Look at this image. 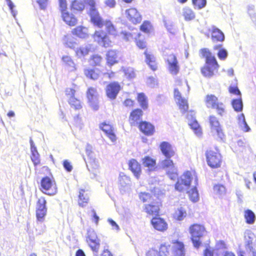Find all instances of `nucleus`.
I'll return each mask as SVG.
<instances>
[{
    "instance_id": "nucleus-24",
    "label": "nucleus",
    "mask_w": 256,
    "mask_h": 256,
    "mask_svg": "<svg viewBox=\"0 0 256 256\" xmlns=\"http://www.w3.org/2000/svg\"><path fill=\"white\" fill-rule=\"evenodd\" d=\"M128 166L136 178H138L141 174V166L139 163L134 159L129 161Z\"/></svg>"
},
{
    "instance_id": "nucleus-47",
    "label": "nucleus",
    "mask_w": 256,
    "mask_h": 256,
    "mask_svg": "<svg viewBox=\"0 0 256 256\" xmlns=\"http://www.w3.org/2000/svg\"><path fill=\"white\" fill-rule=\"evenodd\" d=\"M119 182L122 186H125L130 184V178L125 175L124 173H120L119 176Z\"/></svg>"
},
{
    "instance_id": "nucleus-27",
    "label": "nucleus",
    "mask_w": 256,
    "mask_h": 256,
    "mask_svg": "<svg viewBox=\"0 0 256 256\" xmlns=\"http://www.w3.org/2000/svg\"><path fill=\"white\" fill-rule=\"evenodd\" d=\"M143 112L142 110L137 108L134 110L131 113L130 116V120L131 124L136 126L138 124H140L141 118L142 116Z\"/></svg>"
},
{
    "instance_id": "nucleus-43",
    "label": "nucleus",
    "mask_w": 256,
    "mask_h": 256,
    "mask_svg": "<svg viewBox=\"0 0 256 256\" xmlns=\"http://www.w3.org/2000/svg\"><path fill=\"white\" fill-rule=\"evenodd\" d=\"M68 103L71 107L75 110H80L82 108L80 100L75 98L74 96L69 98Z\"/></svg>"
},
{
    "instance_id": "nucleus-31",
    "label": "nucleus",
    "mask_w": 256,
    "mask_h": 256,
    "mask_svg": "<svg viewBox=\"0 0 256 256\" xmlns=\"http://www.w3.org/2000/svg\"><path fill=\"white\" fill-rule=\"evenodd\" d=\"M144 210L149 214L157 216L158 214L160 208L158 205L152 202L148 204H145Z\"/></svg>"
},
{
    "instance_id": "nucleus-1",
    "label": "nucleus",
    "mask_w": 256,
    "mask_h": 256,
    "mask_svg": "<svg viewBox=\"0 0 256 256\" xmlns=\"http://www.w3.org/2000/svg\"><path fill=\"white\" fill-rule=\"evenodd\" d=\"M94 26L102 28L105 26L106 32L102 30H96L92 34V38L94 42L98 45L105 48H109L112 46V41L110 38V36L114 37L118 35V31L116 28L110 20H104L102 18V22L100 24L91 22Z\"/></svg>"
},
{
    "instance_id": "nucleus-48",
    "label": "nucleus",
    "mask_w": 256,
    "mask_h": 256,
    "mask_svg": "<svg viewBox=\"0 0 256 256\" xmlns=\"http://www.w3.org/2000/svg\"><path fill=\"white\" fill-rule=\"evenodd\" d=\"M194 8L200 10L206 6V0H192Z\"/></svg>"
},
{
    "instance_id": "nucleus-44",
    "label": "nucleus",
    "mask_w": 256,
    "mask_h": 256,
    "mask_svg": "<svg viewBox=\"0 0 256 256\" xmlns=\"http://www.w3.org/2000/svg\"><path fill=\"white\" fill-rule=\"evenodd\" d=\"M244 218L246 220V222L248 224H253L256 219L254 214L250 210L245 211Z\"/></svg>"
},
{
    "instance_id": "nucleus-29",
    "label": "nucleus",
    "mask_w": 256,
    "mask_h": 256,
    "mask_svg": "<svg viewBox=\"0 0 256 256\" xmlns=\"http://www.w3.org/2000/svg\"><path fill=\"white\" fill-rule=\"evenodd\" d=\"M84 74L86 78L92 80L98 79L100 76L98 70L90 68H84Z\"/></svg>"
},
{
    "instance_id": "nucleus-36",
    "label": "nucleus",
    "mask_w": 256,
    "mask_h": 256,
    "mask_svg": "<svg viewBox=\"0 0 256 256\" xmlns=\"http://www.w3.org/2000/svg\"><path fill=\"white\" fill-rule=\"evenodd\" d=\"M138 101L139 102L140 106L144 110L148 108V98L144 93L141 92L138 94Z\"/></svg>"
},
{
    "instance_id": "nucleus-52",
    "label": "nucleus",
    "mask_w": 256,
    "mask_h": 256,
    "mask_svg": "<svg viewBox=\"0 0 256 256\" xmlns=\"http://www.w3.org/2000/svg\"><path fill=\"white\" fill-rule=\"evenodd\" d=\"M85 193V190H80V192H79V196H78V197H79V200H80V202H79V204L80 206H82V202H85V203H87L88 202V196L86 194H84Z\"/></svg>"
},
{
    "instance_id": "nucleus-61",
    "label": "nucleus",
    "mask_w": 256,
    "mask_h": 256,
    "mask_svg": "<svg viewBox=\"0 0 256 256\" xmlns=\"http://www.w3.org/2000/svg\"><path fill=\"white\" fill-rule=\"evenodd\" d=\"M229 91L230 93L233 94H235L236 95L240 94V92L237 87L230 86V88H229Z\"/></svg>"
},
{
    "instance_id": "nucleus-12",
    "label": "nucleus",
    "mask_w": 256,
    "mask_h": 256,
    "mask_svg": "<svg viewBox=\"0 0 256 256\" xmlns=\"http://www.w3.org/2000/svg\"><path fill=\"white\" fill-rule=\"evenodd\" d=\"M209 122L212 132L216 134L218 137L222 140L224 135L217 118L214 116H210L209 118Z\"/></svg>"
},
{
    "instance_id": "nucleus-33",
    "label": "nucleus",
    "mask_w": 256,
    "mask_h": 256,
    "mask_svg": "<svg viewBox=\"0 0 256 256\" xmlns=\"http://www.w3.org/2000/svg\"><path fill=\"white\" fill-rule=\"evenodd\" d=\"M222 44L215 45L213 48L214 50H218V51L217 53V56L218 58L220 60H224L228 57V53L227 50L222 48Z\"/></svg>"
},
{
    "instance_id": "nucleus-22",
    "label": "nucleus",
    "mask_w": 256,
    "mask_h": 256,
    "mask_svg": "<svg viewBox=\"0 0 256 256\" xmlns=\"http://www.w3.org/2000/svg\"><path fill=\"white\" fill-rule=\"evenodd\" d=\"M72 34L73 35L82 39L88 38L89 35L88 28L82 26H78L74 28L72 30Z\"/></svg>"
},
{
    "instance_id": "nucleus-30",
    "label": "nucleus",
    "mask_w": 256,
    "mask_h": 256,
    "mask_svg": "<svg viewBox=\"0 0 256 256\" xmlns=\"http://www.w3.org/2000/svg\"><path fill=\"white\" fill-rule=\"evenodd\" d=\"M142 161L144 166L148 168V171L151 172L155 170L156 165L155 160L150 156H146L142 159Z\"/></svg>"
},
{
    "instance_id": "nucleus-13",
    "label": "nucleus",
    "mask_w": 256,
    "mask_h": 256,
    "mask_svg": "<svg viewBox=\"0 0 256 256\" xmlns=\"http://www.w3.org/2000/svg\"><path fill=\"white\" fill-rule=\"evenodd\" d=\"M42 191L49 196H52L56 193V188H52V182L48 176L43 178L41 180Z\"/></svg>"
},
{
    "instance_id": "nucleus-49",
    "label": "nucleus",
    "mask_w": 256,
    "mask_h": 256,
    "mask_svg": "<svg viewBox=\"0 0 256 256\" xmlns=\"http://www.w3.org/2000/svg\"><path fill=\"white\" fill-rule=\"evenodd\" d=\"M188 192L190 198L192 202H196L198 200V193L196 186L192 188Z\"/></svg>"
},
{
    "instance_id": "nucleus-32",
    "label": "nucleus",
    "mask_w": 256,
    "mask_h": 256,
    "mask_svg": "<svg viewBox=\"0 0 256 256\" xmlns=\"http://www.w3.org/2000/svg\"><path fill=\"white\" fill-rule=\"evenodd\" d=\"M254 238V234L250 230H246L244 232V240L246 243V249L252 250L253 247L252 246L253 240Z\"/></svg>"
},
{
    "instance_id": "nucleus-64",
    "label": "nucleus",
    "mask_w": 256,
    "mask_h": 256,
    "mask_svg": "<svg viewBox=\"0 0 256 256\" xmlns=\"http://www.w3.org/2000/svg\"><path fill=\"white\" fill-rule=\"evenodd\" d=\"M204 256H213V250H211L210 248H206L204 251Z\"/></svg>"
},
{
    "instance_id": "nucleus-38",
    "label": "nucleus",
    "mask_w": 256,
    "mask_h": 256,
    "mask_svg": "<svg viewBox=\"0 0 256 256\" xmlns=\"http://www.w3.org/2000/svg\"><path fill=\"white\" fill-rule=\"evenodd\" d=\"M140 30L146 34H149L153 30V26L151 22L148 20H144L140 27Z\"/></svg>"
},
{
    "instance_id": "nucleus-14",
    "label": "nucleus",
    "mask_w": 256,
    "mask_h": 256,
    "mask_svg": "<svg viewBox=\"0 0 256 256\" xmlns=\"http://www.w3.org/2000/svg\"><path fill=\"white\" fill-rule=\"evenodd\" d=\"M127 19L133 24H140L142 20V16L138 10L134 8H130L126 11Z\"/></svg>"
},
{
    "instance_id": "nucleus-37",
    "label": "nucleus",
    "mask_w": 256,
    "mask_h": 256,
    "mask_svg": "<svg viewBox=\"0 0 256 256\" xmlns=\"http://www.w3.org/2000/svg\"><path fill=\"white\" fill-rule=\"evenodd\" d=\"M238 124L242 130L246 132L250 130V128L246 121L244 114H241L240 115L238 116Z\"/></svg>"
},
{
    "instance_id": "nucleus-42",
    "label": "nucleus",
    "mask_w": 256,
    "mask_h": 256,
    "mask_svg": "<svg viewBox=\"0 0 256 256\" xmlns=\"http://www.w3.org/2000/svg\"><path fill=\"white\" fill-rule=\"evenodd\" d=\"M71 8L72 9L77 11H82L85 8L84 1L74 0L72 3Z\"/></svg>"
},
{
    "instance_id": "nucleus-15",
    "label": "nucleus",
    "mask_w": 256,
    "mask_h": 256,
    "mask_svg": "<svg viewBox=\"0 0 256 256\" xmlns=\"http://www.w3.org/2000/svg\"><path fill=\"white\" fill-rule=\"evenodd\" d=\"M120 90V86L118 83L115 82H112L108 85L106 88V96L110 100H115Z\"/></svg>"
},
{
    "instance_id": "nucleus-60",
    "label": "nucleus",
    "mask_w": 256,
    "mask_h": 256,
    "mask_svg": "<svg viewBox=\"0 0 256 256\" xmlns=\"http://www.w3.org/2000/svg\"><path fill=\"white\" fill-rule=\"evenodd\" d=\"M126 78L132 79L135 78V74L132 70H128L124 73Z\"/></svg>"
},
{
    "instance_id": "nucleus-7",
    "label": "nucleus",
    "mask_w": 256,
    "mask_h": 256,
    "mask_svg": "<svg viewBox=\"0 0 256 256\" xmlns=\"http://www.w3.org/2000/svg\"><path fill=\"white\" fill-rule=\"evenodd\" d=\"M166 62L168 64V68L170 74L176 75L180 71V65L176 56L174 53L166 56Z\"/></svg>"
},
{
    "instance_id": "nucleus-57",
    "label": "nucleus",
    "mask_w": 256,
    "mask_h": 256,
    "mask_svg": "<svg viewBox=\"0 0 256 256\" xmlns=\"http://www.w3.org/2000/svg\"><path fill=\"white\" fill-rule=\"evenodd\" d=\"M100 128L104 131L106 134L111 132L112 131V126L105 123L102 124L100 126Z\"/></svg>"
},
{
    "instance_id": "nucleus-25",
    "label": "nucleus",
    "mask_w": 256,
    "mask_h": 256,
    "mask_svg": "<svg viewBox=\"0 0 256 256\" xmlns=\"http://www.w3.org/2000/svg\"><path fill=\"white\" fill-rule=\"evenodd\" d=\"M160 148L162 154L166 158H170L174 154L172 146L168 142H162L160 144Z\"/></svg>"
},
{
    "instance_id": "nucleus-18",
    "label": "nucleus",
    "mask_w": 256,
    "mask_h": 256,
    "mask_svg": "<svg viewBox=\"0 0 256 256\" xmlns=\"http://www.w3.org/2000/svg\"><path fill=\"white\" fill-rule=\"evenodd\" d=\"M62 20L70 26H74L78 24V18L72 13L66 11L61 14Z\"/></svg>"
},
{
    "instance_id": "nucleus-17",
    "label": "nucleus",
    "mask_w": 256,
    "mask_h": 256,
    "mask_svg": "<svg viewBox=\"0 0 256 256\" xmlns=\"http://www.w3.org/2000/svg\"><path fill=\"white\" fill-rule=\"evenodd\" d=\"M187 118L189 120L188 124L190 126L191 128L194 130L198 136H200L202 133V130L198 122L193 116V112H188Z\"/></svg>"
},
{
    "instance_id": "nucleus-16",
    "label": "nucleus",
    "mask_w": 256,
    "mask_h": 256,
    "mask_svg": "<svg viewBox=\"0 0 256 256\" xmlns=\"http://www.w3.org/2000/svg\"><path fill=\"white\" fill-rule=\"evenodd\" d=\"M174 97L176 102L179 106V108L182 112H186L188 108L187 100L182 98L181 94L178 88L174 90Z\"/></svg>"
},
{
    "instance_id": "nucleus-9",
    "label": "nucleus",
    "mask_w": 256,
    "mask_h": 256,
    "mask_svg": "<svg viewBox=\"0 0 256 256\" xmlns=\"http://www.w3.org/2000/svg\"><path fill=\"white\" fill-rule=\"evenodd\" d=\"M87 234V242L94 254L96 256L100 248V240L98 239L96 232L92 229L88 230Z\"/></svg>"
},
{
    "instance_id": "nucleus-53",
    "label": "nucleus",
    "mask_w": 256,
    "mask_h": 256,
    "mask_svg": "<svg viewBox=\"0 0 256 256\" xmlns=\"http://www.w3.org/2000/svg\"><path fill=\"white\" fill-rule=\"evenodd\" d=\"M139 198L144 202H150L151 200L150 194L147 192H140L139 194Z\"/></svg>"
},
{
    "instance_id": "nucleus-50",
    "label": "nucleus",
    "mask_w": 256,
    "mask_h": 256,
    "mask_svg": "<svg viewBox=\"0 0 256 256\" xmlns=\"http://www.w3.org/2000/svg\"><path fill=\"white\" fill-rule=\"evenodd\" d=\"M141 36L140 34H138V38H135V43L136 46L141 50H144L146 48V41L143 40H141L140 38V37Z\"/></svg>"
},
{
    "instance_id": "nucleus-19",
    "label": "nucleus",
    "mask_w": 256,
    "mask_h": 256,
    "mask_svg": "<svg viewBox=\"0 0 256 256\" xmlns=\"http://www.w3.org/2000/svg\"><path fill=\"white\" fill-rule=\"evenodd\" d=\"M106 62L110 66L118 63L120 60L118 52L116 50H108L106 54Z\"/></svg>"
},
{
    "instance_id": "nucleus-40",
    "label": "nucleus",
    "mask_w": 256,
    "mask_h": 256,
    "mask_svg": "<svg viewBox=\"0 0 256 256\" xmlns=\"http://www.w3.org/2000/svg\"><path fill=\"white\" fill-rule=\"evenodd\" d=\"M90 48L88 46H80L76 50V54L78 58H82L87 56L90 52Z\"/></svg>"
},
{
    "instance_id": "nucleus-8",
    "label": "nucleus",
    "mask_w": 256,
    "mask_h": 256,
    "mask_svg": "<svg viewBox=\"0 0 256 256\" xmlns=\"http://www.w3.org/2000/svg\"><path fill=\"white\" fill-rule=\"evenodd\" d=\"M206 105L208 108H212L216 110L218 114L222 116L224 112V105L218 102V98L214 95L208 94L206 98Z\"/></svg>"
},
{
    "instance_id": "nucleus-51",
    "label": "nucleus",
    "mask_w": 256,
    "mask_h": 256,
    "mask_svg": "<svg viewBox=\"0 0 256 256\" xmlns=\"http://www.w3.org/2000/svg\"><path fill=\"white\" fill-rule=\"evenodd\" d=\"M186 211L182 208H180L176 211L174 217L176 220H181L186 216Z\"/></svg>"
},
{
    "instance_id": "nucleus-26",
    "label": "nucleus",
    "mask_w": 256,
    "mask_h": 256,
    "mask_svg": "<svg viewBox=\"0 0 256 256\" xmlns=\"http://www.w3.org/2000/svg\"><path fill=\"white\" fill-rule=\"evenodd\" d=\"M168 254L167 246L162 245L159 250L155 249L150 250L146 254V256H167Z\"/></svg>"
},
{
    "instance_id": "nucleus-5",
    "label": "nucleus",
    "mask_w": 256,
    "mask_h": 256,
    "mask_svg": "<svg viewBox=\"0 0 256 256\" xmlns=\"http://www.w3.org/2000/svg\"><path fill=\"white\" fill-rule=\"evenodd\" d=\"M86 6L90 7V10L88 14L90 18V22H94L96 24H100L102 22V16L96 8V3L95 0H83Z\"/></svg>"
},
{
    "instance_id": "nucleus-11",
    "label": "nucleus",
    "mask_w": 256,
    "mask_h": 256,
    "mask_svg": "<svg viewBox=\"0 0 256 256\" xmlns=\"http://www.w3.org/2000/svg\"><path fill=\"white\" fill-rule=\"evenodd\" d=\"M87 98L90 106L94 110L99 108L98 94L96 88H90L87 91Z\"/></svg>"
},
{
    "instance_id": "nucleus-28",
    "label": "nucleus",
    "mask_w": 256,
    "mask_h": 256,
    "mask_svg": "<svg viewBox=\"0 0 256 256\" xmlns=\"http://www.w3.org/2000/svg\"><path fill=\"white\" fill-rule=\"evenodd\" d=\"M140 130L146 135H152L154 128L151 124L146 122H142L139 124Z\"/></svg>"
},
{
    "instance_id": "nucleus-21",
    "label": "nucleus",
    "mask_w": 256,
    "mask_h": 256,
    "mask_svg": "<svg viewBox=\"0 0 256 256\" xmlns=\"http://www.w3.org/2000/svg\"><path fill=\"white\" fill-rule=\"evenodd\" d=\"M144 54L146 56V62L150 68L153 71L156 70L158 66L154 56L152 54L148 52L146 49L144 52Z\"/></svg>"
},
{
    "instance_id": "nucleus-20",
    "label": "nucleus",
    "mask_w": 256,
    "mask_h": 256,
    "mask_svg": "<svg viewBox=\"0 0 256 256\" xmlns=\"http://www.w3.org/2000/svg\"><path fill=\"white\" fill-rule=\"evenodd\" d=\"M151 223L154 228L158 231L164 232L168 228V224L164 219L160 218H152Z\"/></svg>"
},
{
    "instance_id": "nucleus-39",
    "label": "nucleus",
    "mask_w": 256,
    "mask_h": 256,
    "mask_svg": "<svg viewBox=\"0 0 256 256\" xmlns=\"http://www.w3.org/2000/svg\"><path fill=\"white\" fill-rule=\"evenodd\" d=\"M174 256H184V245L182 242H177L174 248Z\"/></svg>"
},
{
    "instance_id": "nucleus-10",
    "label": "nucleus",
    "mask_w": 256,
    "mask_h": 256,
    "mask_svg": "<svg viewBox=\"0 0 256 256\" xmlns=\"http://www.w3.org/2000/svg\"><path fill=\"white\" fill-rule=\"evenodd\" d=\"M46 201L44 198L38 199L36 207V216L38 222H43L47 212Z\"/></svg>"
},
{
    "instance_id": "nucleus-59",
    "label": "nucleus",
    "mask_w": 256,
    "mask_h": 256,
    "mask_svg": "<svg viewBox=\"0 0 256 256\" xmlns=\"http://www.w3.org/2000/svg\"><path fill=\"white\" fill-rule=\"evenodd\" d=\"M108 222L112 226V228L114 230H116V231H118L120 230V227L118 225V224L112 218H108Z\"/></svg>"
},
{
    "instance_id": "nucleus-23",
    "label": "nucleus",
    "mask_w": 256,
    "mask_h": 256,
    "mask_svg": "<svg viewBox=\"0 0 256 256\" xmlns=\"http://www.w3.org/2000/svg\"><path fill=\"white\" fill-rule=\"evenodd\" d=\"M210 33L211 38L213 42H222L224 40V33L218 28H212Z\"/></svg>"
},
{
    "instance_id": "nucleus-58",
    "label": "nucleus",
    "mask_w": 256,
    "mask_h": 256,
    "mask_svg": "<svg viewBox=\"0 0 256 256\" xmlns=\"http://www.w3.org/2000/svg\"><path fill=\"white\" fill-rule=\"evenodd\" d=\"M63 166L64 169L68 172H70L72 170V166L68 160H64L63 162Z\"/></svg>"
},
{
    "instance_id": "nucleus-46",
    "label": "nucleus",
    "mask_w": 256,
    "mask_h": 256,
    "mask_svg": "<svg viewBox=\"0 0 256 256\" xmlns=\"http://www.w3.org/2000/svg\"><path fill=\"white\" fill-rule=\"evenodd\" d=\"M214 191L216 194L220 196L225 194L226 190L223 185L218 184L214 186Z\"/></svg>"
},
{
    "instance_id": "nucleus-56",
    "label": "nucleus",
    "mask_w": 256,
    "mask_h": 256,
    "mask_svg": "<svg viewBox=\"0 0 256 256\" xmlns=\"http://www.w3.org/2000/svg\"><path fill=\"white\" fill-rule=\"evenodd\" d=\"M78 88L76 86H74L73 88H67L65 91L66 95L68 96L69 98L74 96V94Z\"/></svg>"
},
{
    "instance_id": "nucleus-62",
    "label": "nucleus",
    "mask_w": 256,
    "mask_h": 256,
    "mask_svg": "<svg viewBox=\"0 0 256 256\" xmlns=\"http://www.w3.org/2000/svg\"><path fill=\"white\" fill-rule=\"evenodd\" d=\"M106 5L110 8H114L116 4L115 0H106Z\"/></svg>"
},
{
    "instance_id": "nucleus-35",
    "label": "nucleus",
    "mask_w": 256,
    "mask_h": 256,
    "mask_svg": "<svg viewBox=\"0 0 256 256\" xmlns=\"http://www.w3.org/2000/svg\"><path fill=\"white\" fill-rule=\"evenodd\" d=\"M62 60L67 68L70 69V71L76 70V65L70 56H63L62 57Z\"/></svg>"
},
{
    "instance_id": "nucleus-3",
    "label": "nucleus",
    "mask_w": 256,
    "mask_h": 256,
    "mask_svg": "<svg viewBox=\"0 0 256 256\" xmlns=\"http://www.w3.org/2000/svg\"><path fill=\"white\" fill-rule=\"evenodd\" d=\"M202 58H204L205 65L202 67L200 72L206 78H211L218 72L220 65L214 55L208 48H202L200 50Z\"/></svg>"
},
{
    "instance_id": "nucleus-4",
    "label": "nucleus",
    "mask_w": 256,
    "mask_h": 256,
    "mask_svg": "<svg viewBox=\"0 0 256 256\" xmlns=\"http://www.w3.org/2000/svg\"><path fill=\"white\" fill-rule=\"evenodd\" d=\"M191 240L195 248H198L202 244L201 238L206 232L204 227L200 224H194L190 227Z\"/></svg>"
},
{
    "instance_id": "nucleus-2",
    "label": "nucleus",
    "mask_w": 256,
    "mask_h": 256,
    "mask_svg": "<svg viewBox=\"0 0 256 256\" xmlns=\"http://www.w3.org/2000/svg\"><path fill=\"white\" fill-rule=\"evenodd\" d=\"M160 166L162 168L166 169L168 176L171 180L178 179L177 182L175 185V188L176 190L180 192L188 190L192 180L190 172H186L178 178L177 169L174 166L173 162L170 158H166L162 160L160 162Z\"/></svg>"
},
{
    "instance_id": "nucleus-63",
    "label": "nucleus",
    "mask_w": 256,
    "mask_h": 256,
    "mask_svg": "<svg viewBox=\"0 0 256 256\" xmlns=\"http://www.w3.org/2000/svg\"><path fill=\"white\" fill-rule=\"evenodd\" d=\"M30 151L31 153L38 152L36 147V146L32 138H30Z\"/></svg>"
},
{
    "instance_id": "nucleus-41",
    "label": "nucleus",
    "mask_w": 256,
    "mask_h": 256,
    "mask_svg": "<svg viewBox=\"0 0 256 256\" xmlns=\"http://www.w3.org/2000/svg\"><path fill=\"white\" fill-rule=\"evenodd\" d=\"M90 62L93 66H100L102 62V58L100 56L94 54L90 56Z\"/></svg>"
},
{
    "instance_id": "nucleus-45",
    "label": "nucleus",
    "mask_w": 256,
    "mask_h": 256,
    "mask_svg": "<svg viewBox=\"0 0 256 256\" xmlns=\"http://www.w3.org/2000/svg\"><path fill=\"white\" fill-rule=\"evenodd\" d=\"M232 104L235 111L241 112L242 110L243 104L241 98L233 100Z\"/></svg>"
},
{
    "instance_id": "nucleus-34",
    "label": "nucleus",
    "mask_w": 256,
    "mask_h": 256,
    "mask_svg": "<svg viewBox=\"0 0 256 256\" xmlns=\"http://www.w3.org/2000/svg\"><path fill=\"white\" fill-rule=\"evenodd\" d=\"M182 16L185 20L187 21L192 20L195 18V14L193 10L188 6L184 8L182 10Z\"/></svg>"
},
{
    "instance_id": "nucleus-54",
    "label": "nucleus",
    "mask_w": 256,
    "mask_h": 256,
    "mask_svg": "<svg viewBox=\"0 0 256 256\" xmlns=\"http://www.w3.org/2000/svg\"><path fill=\"white\" fill-rule=\"evenodd\" d=\"M31 160L35 166L40 163V154L38 152L32 154Z\"/></svg>"
},
{
    "instance_id": "nucleus-55",
    "label": "nucleus",
    "mask_w": 256,
    "mask_h": 256,
    "mask_svg": "<svg viewBox=\"0 0 256 256\" xmlns=\"http://www.w3.org/2000/svg\"><path fill=\"white\" fill-rule=\"evenodd\" d=\"M59 7L61 14L66 12L67 10V4L66 0H58Z\"/></svg>"
},
{
    "instance_id": "nucleus-6",
    "label": "nucleus",
    "mask_w": 256,
    "mask_h": 256,
    "mask_svg": "<svg viewBox=\"0 0 256 256\" xmlns=\"http://www.w3.org/2000/svg\"><path fill=\"white\" fill-rule=\"evenodd\" d=\"M206 161L208 165L212 168L220 166L221 163V156L218 150H208L206 153Z\"/></svg>"
}]
</instances>
